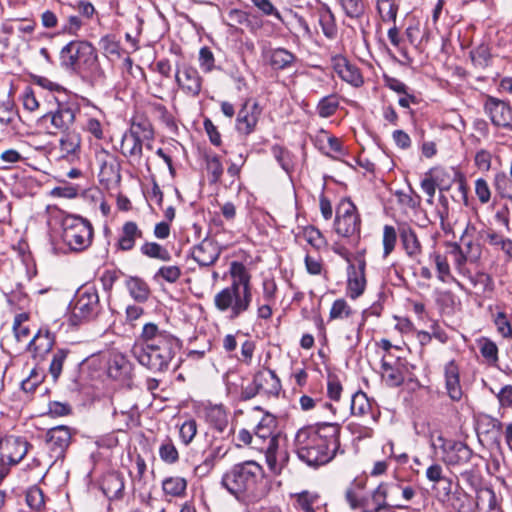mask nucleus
<instances>
[{
  "instance_id": "nucleus-1",
  "label": "nucleus",
  "mask_w": 512,
  "mask_h": 512,
  "mask_svg": "<svg viewBox=\"0 0 512 512\" xmlns=\"http://www.w3.org/2000/svg\"><path fill=\"white\" fill-rule=\"evenodd\" d=\"M340 431L339 424L330 422L300 428L294 438L298 458L309 466L330 462L340 447Z\"/></svg>"
},
{
  "instance_id": "nucleus-2",
  "label": "nucleus",
  "mask_w": 512,
  "mask_h": 512,
  "mask_svg": "<svg viewBox=\"0 0 512 512\" xmlns=\"http://www.w3.org/2000/svg\"><path fill=\"white\" fill-rule=\"evenodd\" d=\"M264 479V470L253 460L233 465L226 471L221 485L238 500L255 497Z\"/></svg>"
},
{
  "instance_id": "nucleus-3",
  "label": "nucleus",
  "mask_w": 512,
  "mask_h": 512,
  "mask_svg": "<svg viewBox=\"0 0 512 512\" xmlns=\"http://www.w3.org/2000/svg\"><path fill=\"white\" fill-rule=\"evenodd\" d=\"M276 419L266 414L257 424L254 431L255 449L265 454L270 471L280 474L286 460V453L279 452V436L275 433Z\"/></svg>"
},
{
  "instance_id": "nucleus-4",
  "label": "nucleus",
  "mask_w": 512,
  "mask_h": 512,
  "mask_svg": "<svg viewBox=\"0 0 512 512\" xmlns=\"http://www.w3.org/2000/svg\"><path fill=\"white\" fill-rule=\"evenodd\" d=\"M178 341L158 345L134 344L131 349L133 357L138 363L152 372H163L168 369L169 363L175 356Z\"/></svg>"
},
{
  "instance_id": "nucleus-5",
  "label": "nucleus",
  "mask_w": 512,
  "mask_h": 512,
  "mask_svg": "<svg viewBox=\"0 0 512 512\" xmlns=\"http://www.w3.org/2000/svg\"><path fill=\"white\" fill-rule=\"evenodd\" d=\"M253 301L252 291L227 286L214 295L216 310L236 320L250 310Z\"/></svg>"
},
{
  "instance_id": "nucleus-6",
  "label": "nucleus",
  "mask_w": 512,
  "mask_h": 512,
  "mask_svg": "<svg viewBox=\"0 0 512 512\" xmlns=\"http://www.w3.org/2000/svg\"><path fill=\"white\" fill-rule=\"evenodd\" d=\"M62 239L75 251L87 248L93 239V227L78 216H66L62 221Z\"/></svg>"
},
{
  "instance_id": "nucleus-7",
  "label": "nucleus",
  "mask_w": 512,
  "mask_h": 512,
  "mask_svg": "<svg viewBox=\"0 0 512 512\" xmlns=\"http://www.w3.org/2000/svg\"><path fill=\"white\" fill-rule=\"evenodd\" d=\"M334 229L344 238H354L360 234L361 218L356 205L348 198L342 199L337 206Z\"/></svg>"
},
{
  "instance_id": "nucleus-8",
  "label": "nucleus",
  "mask_w": 512,
  "mask_h": 512,
  "mask_svg": "<svg viewBox=\"0 0 512 512\" xmlns=\"http://www.w3.org/2000/svg\"><path fill=\"white\" fill-rule=\"evenodd\" d=\"M437 441L442 450V460L448 466L466 465L473 456L472 449L461 441L447 440L441 435L437 437Z\"/></svg>"
},
{
  "instance_id": "nucleus-9",
  "label": "nucleus",
  "mask_w": 512,
  "mask_h": 512,
  "mask_svg": "<svg viewBox=\"0 0 512 512\" xmlns=\"http://www.w3.org/2000/svg\"><path fill=\"white\" fill-rule=\"evenodd\" d=\"M61 59L67 66L89 65L96 60L94 47L86 41H71L61 50Z\"/></svg>"
},
{
  "instance_id": "nucleus-10",
  "label": "nucleus",
  "mask_w": 512,
  "mask_h": 512,
  "mask_svg": "<svg viewBox=\"0 0 512 512\" xmlns=\"http://www.w3.org/2000/svg\"><path fill=\"white\" fill-rule=\"evenodd\" d=\"M106 359V374L114 381L129 385L132 377V365L126 357L115 350L103 354Z\"/></svg>"
},
{
  "instance_id": "nucleus-11",
  "label": "nucleus",
  "mask_w": 512,
  "mask_h": 512,
  "mask_svg": "<svg viewBox=\"0 0 512 512\" xmlns=\"http://www.w3.org/2000/svg\"><path fill=\"white\" fill-rule=\"evenodd\" d=\"M280 387V381L273 370L260 371L255 374L253 384L242 391V398L245 400L251 399L259 391L278 394Z\"/></svg>"
},
{
  "instance_id": "nucleus-12",
  "label": "nucleus",
  "mask_w": 512,
  "mask_h": 512,
  "mask_svg": "<svg viewBox=\"0 0 512 512\" xmlns=\"http://www.w3.org/2000/svg\"><path fill=\"white\" fill-rule=\"evenodd\" d=\"M53 99L55 101V108L44 114L41 117V122L46 124L49 121L51 127L56 131H65L75 120L74 110L67 103L59 101L56 97L53 96Z\"/></svg>"
},
{
  "instance_id": "nucleus-13",
  "label": "nucleus",
  "mask_w": 512,
  "mask_h": 512,
  "mask_svg": "<svg viewBox=\"0 0 512 512\" xmlns=\"http://www.w3.org/2000/svg\"><path fill=\"white\" fill-rule=\"evenodd\" d=\"M484 108L495 126L512 131V108L508 103L489 96Z\"/></svg>"
},
{
  "instance_id": "nucleus-14",
  "label": "nucleus",
  "mask_w": 512,
  "mask_h": 512,
  "mask_svg": "<svg viewBox=\"0 0 512 512\" xmlns=\"http://www.w3.org/2000/svg\"><path fill=\"white\" fill-rule=\"evenodd\" d=\"M175 80L184 94L191 97H196L200 94L202 77L196 68L188 65L178 67L175 73Z\"/></svg>"
},
{
  "instance_id": "nucleus-15",
  "label": "nucleus",
  "mask_w": 512,
  "mask_h": 512,
  "mask_svg": "<svg viewBox=\"0 0 512 512\" xmlns=\"http://www.w3.org/2000/svg\"><path fill=\"white\" fill-rule=\"evenodd\" d=\"M28 442L20 437L10 436L0 440V461L18 464L28 452Z\"/></svg>"
},
{
  "instance_id": "nucleus-16",
  "label": "nucleus",
  "mask_w": 512,
  "mask_h": 512,
  "mask_svg": "<svg viewBox=\"0 0 512 512\" xmlns=\"http://www.w3.org/2000/svg\"><path fill=\"white\" fill-rule=\"evenodd\" d=\"M45 441L51 457L56 459L63 457L71 441L69 427L60 425L49 429Z\"/></svg>"
},
{
  "instance_id": "nucleus-17",
  "label": "nucleus",
  "mask_w": 512,
  "mask_h": 512,
  "mask_svg": "<svg viewBox=\"0 0 512 512\" xmlns=\"http://www.w3.org/2000/svg\"><path fill=\"white\" fill-rule=\"evenodd\" d=\"M366 262L363 258L357 260V264L350 263L347 268V294L352 299L360 297L366 288L365 278Z\"/></svg>"
},
{
  "instance_id": "nucleus-18",
  "label": "nucleus",
  "mask_w": 512,
  "mask_h": 512,
  "mask_svg": "<svg viewBox=\"0 0 512 512\" xmlns=\"http://www.w3.org/2000/svg\"><path fill=\"white\" fill-rule=\"evenodd\" d=\"M96 306V286L93 283L83 285L77 292L73 316L85 319L92 314Z\"/></svg>"
},
{
  "instance_id": "nucleus-19",
  "label": "nucleus",
  "mask_w": 512,
  "mask_h": 512,
  "mask_svg": "<svg viewBox=\"0 0 512 512\" xmlns=\"http://www.w3.org/2000/svg\"><path fill=\"white\" fill-rule=\"evenodd\" d=\"M381 369L382 378L388 386L396 387L404 382L406 365L400 357L388 359L387 356H383Z\"/></svg>"
},
{
  "instance_id": "nucleus-20",
  "label": "nucleus",
  "mask_w": 512,
  "mask_h": 512,
  "mask_svg": "<svg viewBox=\"0 0 512 512\" xmlns=\"http://www.w3.org/2000/svg\"><path fill=\"white\" fill-rule=\"evenodd\" d=\"M191 254L200 266H210L218 260L221 249L213 239L205 238L193 247Z\"/></svg>"
},
{
  "instance_id": "nucleus-21",
  "label": "nucleus",
  "mask_w": 512,
  "mask_h": 512,
  "mask_svg": "<svg viewBox=\"0 0 512 512\" xmlns=\"http://www.w3.org/2000/svg\"><path fill=\"white\" fill-rule=\"evenodd\" d=\"M259 115L260 109L258 104L249 100L246 101L238 113L237 130L244 135L252 133L258 122Z\"/></svg>"
},
{
  "instance_id": "nucleus-22",
  "label": "nucleus",
  "mask_w": 512,
  "mask_h": 512,
  "mask_svg": "<svg viewBox=\"0 0 512 512\" xmlns=\"http://www.w3.org/2000/svg\"><path fill=\"white\" fill-rule=\"evenodd\" d=\"M55 343V336L48 329H39L28 344V350L34 359L42 361L51 351Z\"/></svg>"
},
{
  "instance_id": "nucleus-23",
  "label": "nucleus",
  "mask_w": 512,
  "mask_h": 512,
  "mask_svg": "<svg viewBox=\"0 0 512 512\" xmlns=\"http://www.w3.org/2000/svg\"><path fill=\"white\" fill-rule=\"evenodd\" d=\"M223 22L232 28L245 26L252 33H256L262 26L261 21L256 16L236 8L227 11Z\"/></svg>"
},
{
  "instance_id": "nucleus-24",
  "label": "nucleus",
  "mask_w": 512,
  "mask_h": 512,
  "mask_svg": "<svg viewBox=\"0 0 512 512\" xmlns=\"http://www.w3.org/2000/svg\"><path fill=\"white\" fill-rule=\"evenodd\" d=\"M333 69L343 81L354 87H360L364 83L360 70L344 57L333 59Z\"/></svg>"
},
{
  "instance_id": "nucleus-25",
  "label": "nucleus",
  "mask_w": 512,
  "mask_h": 512,
  "mask_svg": "<svg viewBox=\"0 0 512 512\" xmlns=\"http://www.w3.org/2000/svg\"><path fill=\"white\" fill-rule=\"evenodd\" d=\"M445 386L448 396L453 401L461 400L463 396L460 384V371L454 360L449 361L444 367Z\"/></svg>"
},
{
  "instance_id": "nucleus-26",
  "label": "nucleus",
  "mask_w": 512,
  "mask_h": 512,
  "mask_svg": "<svg viewBox=\"0 0 512 512\" xmlns=\"http://www.w3.org/2000/svg\"><path fill=\"white\" fill-rule=\"evenodd\" d=\"M398 233L402 246L410 258H416L421 254L422 246L415 230L407 223L398 225Z\"/></svg>"
},
{
  "instance_id": "nucleus-27",
  "label": "nucleus",
  "mask_w": 512,
  "mask_h": 512,
  "mask_svg": "<svg viewBox=\"0 0 512 512\" xmlns=\"http://www.w3.org/2000/svg\"><path fill=\"white\" fill-rule=\"evenodd\" d=\"M229 275L231 277L230 287L252 291V275L243 263L232 261L229 267Z\"/></svg>"
},
{
  "instance_id": "nucleus-28",
  "label": "nucleus",
  "mask_w": 512,
  "mask_h": 512,
  "mask_svg": "<svg viewBox=\"0 0 512 512\" xmlns=\"http://www.w3.org/2000/svg\"><path fill=\"white\" fill-rule=\"evenodd\" d=\"M481 237L492 247L504 253L505 261L512 262V239L493 229L481 232Z\"/></svg>"
},
{
  "instance_id": "nucleus-29",
  "label": "nucleus",
  "mask_w": 512,
  "mask_h": 512,
  "mask_svg": "<svg viewBox=\"0 0 512 512\" xmlns=\"http://www.w3.org/2000/svg\"><path fill=\"white\" fill-rule=\"evenodd\" d=\"M142 343L144 345H158L163 343V341L174 342L178 341L176 337H174L171 333L166 330H161L156 324L150 322L146 323L143 326L141 333Z\"/></svg>"
},
{
  "instance_id": "nucleus-30",
  "label": "nucleus",
  "mask_w": 512,
  "mask_h": 512,
  "mask_svg": "<svg viewBox=\"0 0 512 512\" xmlns=\"http://www.w3.org/2000/svg\"><path fill=\"white\" fill-rule=\"evenodd\" d=\"M101 489L103 494L109 499H117L122 496L124 482L117 472H111L102 479Z\"/></svg>"
},
{
  "instance_id": "nucleus-31",
  "label": "nucleus",
  "mask_w": 512,
  "mask_h": 512,
  "mask_svg": "<svg viewBox=\"0 0 512 512\" xmlns=\"http://www.w3.org/2000/svg\"><path fill=\"white\" fill-rule=\"evenodd\" d=\"M318 23L324 36L328 39H335L338 34L335 16L331 9L323 5L317 10Z\"/></svg>"
},
{
  "instance_id": "nucleus-32",
  "label": "nucleus",
  "mask_w": 512,
  "mask_h": 512,
  "mask_svg": "<svg viewBox=\"0 0 512 512\" xmlns=\"http://www.w3.org/2000/svg\"><path fill=\"white\" fill-rule=\"evenodd\" d=\"M142 237L143 233L135 222H126L122 227V234L118 240V246L123 251H129L134 247L135 240Z\"/></svg>"
},
{
  "instance_id": "nucleus-33",
  "label": "nucleus",
  "mask_w": 512,
  "mask_h": 512,
  "mask_svg": "<svg viewBox=\"0 0 512 512\" xmlns=\"http://www.w3.org/2000/svg\"><path fill=\"white\" fill-rule=\"evenodd\" d=\"M99 182L106 190L116 188L120 182L118 165L104 162L98 174Z\"/></svg>"
},
{
  "instance_id": "nucleus-34",
  "label": "nucleus",
  "mask_w": 512,
  "mask_h": 512,
  "mask_svg": "<svg viewBox=\"0 0 512 512\" xmlns=\"http://www.w3.org/2000/svg\"><path fill=\"white\" fill-rule=\"evenodd\" d=\"M205 419L219 432H223L228 424L226 411L222 406L218 405L205 409Z\"/></svg>"
},
{
  "instance_id": "nucleus-35",
  "label": "nucleus",
  "mask_w": 512,
  "mask_h": 512,
  "mask_svg": "<svg viewBox=\"0 0 512 512\" xmlns=\"http://www.w3.org/2000/svg\"><path fill=\"white\" fill-rule=\"evenodd\" d=\"M295 60V55L284 48L273 49L269 55L270 65L277 70L289 68Z\"/></svg>"
},
{
  "instance_id": "nucleus-36",
  "label": "nucleus",
  "mask_w": 512,
  "mask_h": 512,
  "mask_svg": "<svg viewBox=\"0 0 512 512\" xmlns=\"http://www.w3.org/2000/svg\"><path fill=\"white\" fill-rule=\"evenodd\" d=\"M187 489V480L180 476L167 477L162 481L163 493L167 496L182 497Z\"/></svg>"
},
{
  "instance_id": "nucleus-37",
  "label": "nucleus",
  "mask_w": 512,
  "mask_h": 512,
  "mask_svg": "<svg viewBox=\"0 0 512 512\" xmlns=\"http://www.w3.org/2000/svg\"><path fill=\"white\" fill-rule=\"evenodd\" d=\"M126 286L131 297L137 302H145L150 295V289L147 283L138 277H130L126 281Z\"/></svg>"
},
{
  "instance_id": "nucleus-38",
  "label": "nucleus",
  "mask_w": 512,
  "mask_h": 512,
  "mask_svg": "<svg viewBox=\"0 0 512 512\" xmlns=\"http://www.w3.org/2000/svg\"><path fill=\"white\" fill-rule=\"evenodd\" d=\"M143 141L126 132L121 141V151L123 155L140 159L142 156Z\"/></svg>"
},
{
  "instance_id": "nucleus-39",
  "label": "nucleus",
  "mask_w": 512,
  "mask_h": 512,
  "mask_svg": "<svg viewBox=\"0 0 512 512\" xmlns=\"http://www.w3.org/2000/svg\"><path fill=\"white\" fill-rule=\"evenodd\" d=\"M438 173V169H430L428 172L425 173L424 178L421 180L420 183L421 189L428 196L426 201L429 205H433L434 203V196L436 193V188L438 186L439 180Z\"/></svg>"
},
{
  "instance_id": "nucleus-40",
  "label": "nucleus",
  "mask_w": 512,
  "mask_h": 512,
  "mask_svg": "<svg viewBox=\"0 0 512 512\" xmlns=\"http://www.w3.org/2000/svg\"><path fill=\"white\" fill-rule=\"evenodd\" d=\"M431 257H433L434 259V263L437 270V276L441 282L446 283L452 281L456 283L457 286H459L460 288H463L461 283L452 276L450 266L446 257L442 256L439 253H434Z\"/></svg>"
},
{
  "instance_id": "nucleus-41",
  "label": "nucleus",
  "mask_w": 512,
  "mask_h": 512,
  "mask_svg": "<svg viewBox=\"0 0 512 512\" xmlns=\"http://www.w3.org/2000/svg\"><path fill=\"white\" fill-rule=\"evenodd\" d=\"M399 5L396 0H377V11L385 23H395Z\"/></svg>"
},
{
  "instance_id": "nucleus-42",
  "label": "nucleus",
  "mask_w": 512,
  "mask_h": 512,
  "mask_svg": "<svg viewBox=\"0 0 512 512\" xmlns=\"http://www.w3.org/2000/svg\"><path fill=\"white\" fill-rule=\"evenodd\" d=\"M350 410L355 416H364L371 412V404L364 392L358 391L351 396Z\"/></svg>"
},
{
  "instance_id": "nucleus-43",
  "label": "nucleus",
  "mask_w": 512,
  "mask_h": 512,
  "mask_svg": "<svg viewBox=\"0 0 512 512\" xmlns=\"http://www.w3.org/2000/svg\"><path fill=\"white\" fill-rule=\"evenodd\" d=\"M128 133L133 136H137V138L142 140L143 142L145 140H152L154 137L150 122L142 118L133 119Z\"/></svg>"
},
{
  "instance_id": "nucleus-44",
  "label": "nucleus",
  "mask_w": 512,
  "mask_h": 512,
  "mask_svg": "<svg viewBox=\"0 0 512 512\" xmlns=\"http://www.w3.org/2000/svg\"><path fill=\"white\" fill-rule=\"evenodd\" d=\"M450 255L453 257V264L459 274L466 276L469 270L466 263L470 261V257L463 251V248L458 243L451 244Z\"/></svg>"
},
{
  "instance_id": "nucleus-45",
  "label": "nucleus",
  "mask_w": 512,
  "mask_h": 512,
  "mask_svg": "<svg viewBox=\"0 0 512 512\" xmlns=\"http://www.w3.org/2000/svg\"><path fill=\"white\" fill-rule=\"evenodd\" d=\"M355 311L351 308V306L347 303V301L343 298L336 299L329 312V319H349L353 317Z\"/></svg>"
},
{
  "instance_id": "nucleus-46",
  "label": "nucleus",
  "mask_w": 512,
  "mask_h": 512,
  "mask_svg": "<svg viewBox=\"0 0 512 512\" xmlns=\"http://www.w3.org/2000/svg\"><path fill=\"white\" fill-rule=\"evenodd\" d=\"M205 162L210 183H217L223 174V165L220 158L216 154L207 153L205 155Z\"/></svg>"
},
{
  "instance_id": "nucleus-47",
  "label": "nucleus",
  "mask_w": 512,
  "mask_h": 512,
  "mask_svg": "<svg viewBox=\"0 0 512 512\" xmlns=\"http://www.w3.org/2000/svg\"><path fill=\"white\" fill-rule=\"evenodd\" d=\"M80 147V137L76 133H67L60 139L61 156L68 158Z\"/></svg>"
},
{
  "instance_id": "nucleus-48",
  "label": "nucleus",
  "mask_w": 512,
  "mask_h": 512,
  "mask_svg": "<svg viewBox=\"0 0 512 512\" xmlns=\"http://www.w3.org/2000/svg\"><path fill=\"white\" fill-rule=\"evenodd\" d=\"M339 108V99L335 94L323 97L317 105V113L322 118L332 116Z\"/></svg>"
},
{
  "instance_id": "nucleus-49",
  "label": "nucleus",
  "mask_w": 512,
  "mask_h": 512,
  "mask_svg": "<svg viewBox=\"0 0 512 512\" xmlns=\"http://www.w3.org/2000/svg\"><path fill=\"white\" fill-rule=\"evenodd\" d=\"M141 252L150 258L169 261L171 255L167 249L156 242H146L141 246Z\"/></svg>"
},
{
  "instance_id": "nucleus-50",
  "label": "nucleus",
  "mask_w": 512,
  "mask_h": 512,
  "mask_svg": "<svg viewBox=\"0 0 512 512\" xmlns=\"http://www.w3.org/2000/svg\"><path fill=\"white\" fill-rule=\"evenodd\" d=\"M479 349L481 355L485 358L489 365H496L498 362V347L488 338L479 341Z\"/></svg>"
},
{
  "instance_id": "nucleus-51",
  "label": "nucleus",
  "mask_w": 512,
  "mask_h": 512,
  "mask_svg": "<svg viewBox=\"0 0 512 512\" xmlns=\"http://www.w3.org/2000/svg\"><path fill=\"white\" fill-rule=\"evenodd\" d=\"M493 322L496 326L497 332L506 339L512 338V326L504 311H498L493 316Z\"/></svg>"
},
{
  "instance_id": "nucleus-52",
  "label": "nucleus",
  "mask_w": 512,
  "mask_h": 512,
  "mask_svg": "<svg viewBox=\"0 0 512 512\" xmlns=\"http://www.w3.org/2000/svg\"><path fill=\"white\" fill-rule=\"evenodd\" d=\"M469 280L475 288H480L483 293L492 292L494 290V281L492 277L484 272H478L474 276L470 273Z\"/></svg>"
},
{
  "instance_id": "nucleus-53",
  "label": "nucleus",
  "mask_w": 512,
  "mask_h": 512,
  "mask_svg": "<svg viewBox=\"0 0 512 512\" xmlns=\"http://www.w3.org/2000/svg\"><path fill=\"white\" fill-rule=\"evenodd\" d=\"M494 187L502 197L512 199V181L505 173L495 175Z\"/></svg>"
},
{
  "instance_id": "nucleus-54",
  "label": "nucleus",
  "mask_w": 512,
  "mask_h": 512,
  "mask_svg": "<svg viewBox=\"0 0 512 512\" xmlns=\"http://www.w3.org/2000/svg\"><path fill=\"white\" fill-rule=\"evenodd\" d=\"M473 64L479 68H485L489 65L491 54L486 45H480L470 52Z\"/></svg>"
},
{
  "instance_id": "nucleus-55",
  "label": "nucleus",
  "mask_w": 512,
  "mask_h": 512,
  "mask_svg": "<svg viewBox=\"0 0 512 512\" xmlns=\"http://www.w3.org/2000/svg\"><path fill=\"white\" fill-rule=\"evenodd\" d=\"M26 502L32 509L40 510L45 504V496L42 489L36 485L30 487L26 493Z\"/></svg>"
},
{
  "instance_id": "nucleus-56",
  "label": "nucleus",
  "mask_w": 512,
  "mask_h": 512,
  "mask_svg": "<svg viewBox=\"0 0 512 512\" xmlns=\"http://www.w3.org/2000/svg\"><path fill=\"white\" fill-rule=\"evenodd\" d=\"M69 351L66 349H58L50 363L49 372L54 380H57L62 373L63 364L67 358Z\"/></svg>"
},
{
  "instance_id": "nucleus-57",
  "label": "nucleus",
  "mask_w": 512,
  "mask_h": 512,
  "mask_svg": "<svg viewBox=\"0 0 512 512\" xmlns=\"http://www.w3.org/2000/svg\"><path fill=\"white\" fill-rule=\"evenodd\" d=\"M397 241V231L391 225H385L383 228V254L387 257L394 250Z\"/></svg>"
},
{
  "instance_id": "nucleus-58",
  "label": "nucleus",
  "mask_w": 512,
  "mask_h": 512,
  "mask_svg": "<svg viewBox=\"0 0 512 512\" xmlns=\"http://www.w3.org/2000/svg\"><path fill=\"white\" fill-rule=\"evenodd\" d=\"M159 456L162 461L168 464H173L178 461L179 454L170 439L165 440L159 447Z\"/></svg>"
},
{
  "instance_id": "nucleus-59",
  "label": "nucleus",
  "mask_w": 512,
  "mask_h": 512,
  "mask_svg": "<svg viewBox=\"0 0 512 512\" xmlns=\"http://www.w3.org/2000/svg\"><path fill=\"white\" fill-rule=\"evenodd\" d=\"M28 318L27 313L17 314L14 318L13 332L18 341L25 340L30 334L29 327L24 325Z\"/></svg>"
},
{
  "instance_id": "nucleus-60",
  "label": "nucleus",
  "mask_w": 512,
  "mask_h": 512,
  "mask_svg": "<svg viewBox=\"0 0 512 512\" xmlns=\"http://www.w3.org/2000/svg\"><path fill=\"white\" fill-rule=\"evenodd\" d=\"M103 54L110 60L114 61L120 57V46L114 38L103 37L100 41Z\"/></svg>"
},
{
  "instance_id": "nucleus-61",
  "label": "nucleus",
  "mask_w": 512,
  "mask_h": 512,
  "mask_svg": "<svg viewBox=\"0 0 512 512\" xmlns=\"http://www.w3.org/2000/svg\"><path fill=\"white\" fill-rule=\"evenodd\" d=\"M341 5L345 14L350 18H360L365 11L362 0H341Z\"/></svg>"
},
{
  "instance_id": "nucleus-62",
  "label": "nucleus",
  "mask_w": 512,
  "mask_h": 512,
  "mask_svg": "<svg viewBox=\"0 0 512 512\" xmlns=\"http://www.w3.org/2000/svg\"><path fill=\"white\" fill-rule=\"evenodd\" d=\"M197 433V423L194 419L185 421L179 429V436L183 444L188 445L192 442Z\"/></svg>"
},
{
  "instance_id": "nucleus-63",
  "label": "nucleus",
  "mask_w": 512,
  "mask_h": 512,
  "mask_svg": "<svg viewBox=\"0 0 512 512\" xmlns=\"http://www.w3.org/2000/svg\"><path fill=\"white\" fill-rule=\"evenodd\" d=\"M303 237L310 245L315 248H320L324 243V238L321 232L314 226L304 227Z\"/></svg>"
},
{
  "instance_id": "nucleus-64",
  "label": "nucleus",
  "mask_w": 512,
  "mask_h": 512,
  "mask_svg": "<svg viewBox=\"0 0 512 512\" xmlns=\"http://www.w3.org/2000/svg\"><path fill=\"white\" fill-rule=\"evenodd\" d=\"M317 499V495L304 491L297 495V505L303 512H316L313 508V504Z\"/></svg>"
}]
</instances>
